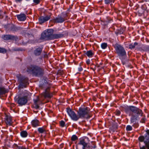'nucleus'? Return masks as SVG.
<instances>
[{"label": "nucleus", "instance_id": "6e6552de", "mask_svg": "<svg viewBox=\"0 0 149 149\" xmlns=\"http://www.w3.org/2000/svg\"><path fill=\"white\" fill-rule=\"evenodd\" d=\"M18 79L20 82V87L22 88L26 87L28 82V78L24 77L19 76L18 77Z\"/></svg>", "mask_w": 149, "mask_h": 149}, {"label": "nucleus", "instance_id": "37998d69", "mask_svg": "<svg viewBox=\"0 0 149 149\" xmlns=\"http://www.w3.org/2000/svg\"><path fill=\"white\" fill-rule=\"evenodd\" d=\"M78 70L79 71L81 72L83 70V69L81 66L80 65L79 67L78 68Z\"/></svg>", "mask_w": 149, "mask_h": 149}, {"label": "nucleus", "instance_id": "de8ad7c7", "mask_svg": "<svg viewBox=\"0 0 149 149\" xmlns=\"http://www.w3.org/2000/svg\"><path fill=\"white\" fill-rule=\"evenodd\" d=\"M146 2H149V0H145Z\"/></svg>", "mask_w": 149, "mask_h": 149}, {"label": "nucleus", "instance_id": "a19ab883", "mask_svg": "<svg viewBox=\"0 0 149 149\" xmlns=\"http://www.w3.org/2000/svg\"><path fill=\"white\" fill-rule=\"evenodd\" d=\"M33 1L35 5L38 4L40 2V0H33Z\"/></svg>", "mask_w": 149, "mask_h": 149}, {"label": "nucleus", "instance_id": "20e7f679", "mask_svg": "<svg viewBox=\"0 0 149 149\" xmlns=\"http://www.w3.org/2000/svg\"><path fill=\"white\" fill-rule=\"evenodd\" d=\"M146 133L144 136H141L138 138L139 141L141 142H143L145 145L141 146L139 145V149H149V130L146 131Z\"/></svg>", "mask_w": 149, "mask_h": 149}, {"label": "nucleus", "instance_id": "a18cd8bd", "mask_svg": "<svg viewBox=\"0 0 149 149\" xmlns=\"http://www.w3.org/2000/svg\"><path fill=\"white\" fill-rule=\"evenodd\" d=\"M22 1V0H15V1L17 3H20Z\"/></svg>", "mask_w": 149, "mask_h": 149}, {"label": "nucleus", "instance_id": "39448f33", "mask_svg": "<svg viewBox=\"0 0 149 149\" xmlns=\"http://www.w3.org/2000/svg\"><path fill=\"white\" fill-rule=\"evenodd\" d=\"M93 146H91L89 143L86 142L85 139H80L77 144V149H92L93 148H96V146L95 143L94 142H93Z\"/></svg>", "mask_w": 149, "mask_h": 149}, {"label": "nucleus", "instance_id": "3c124183", "mask_svg": "<svg viewBox=\"0 0 149 149\" xmlns=\"http://www.w3.org/2000/svg\"><path fill=\"white\" fill-rule=\"evenodd\" d=\"M114 1H115V0H113V3H114Z\"/></svg>", "mask_w": 149, "mask_h": 149}, {"label": "nucleus", "instance_id": "1a4fd4ad", "mask_svg": "<svg viewBox=\"0 0 149 149\" xmlns=\"http://www.w3.org/2000/svg\"><path fill=\"white\" fill-rule=\"evenodd\" d=\"M2 38L5 40H12L17 41L18 40V38L17 36L11 34L3 35L2 36Z\"/></svg>", "mask_w": 149, "mask_h": 149}, {"label": "nucleus", "instance_id": "0eeeda50", "mask_svg": "<svg viewBox=\"0 0 149 149\" xmlns=\"http://www.w3.org/2000/svg\"><path fill=\"white\" fill-rule=\"evenodd\" d=\"M115 53L120 58H122L126 56V52L123 47L120 44L116 43L113 45Z\"/></svg>", "mask_w": 149, "mask_h": 149}, {"label": "nucleus", "instance_id": "5fc2aeb1", "mask_svg": "<svg viewBox=\"0 0 149 149\" xmlns=\"http://www.w3.org/2000/svg\"><path fill=\"white\" fill-rule=\"evenodd\" d=\"M112 5V4H111V5Z\"/></svg>", "mask_w": 149, "mask_h": 149}, {"label": "nucleus", "instance_id": "f257e3e1", "mask_svg": "<svg viewBox=\"0 0 149 149\" xmlns=\"http://www.w3.org/2000/svg\"><path fill=\"white\" fill-rule=\"evenodd\" d=\"M90 109L88 107H80L77 111L78 115L70 107L66 108V111L69 116L72 120H78L80 118H90L91 116L90 114Z\"/></svg>", "mask_w": 149, "mask_h": 149}, {"label": "nucleus", "instance_id": "f704fd0d", "mask_svg": "<svg viewBox=\"0 0 149 149\" xmlns=\"http://www.w3.org/2000/svg\"><path fill=\"white\" fill-rule=\"evenodd\" d=\"M132 126L130 125H128L126 127V130L127 131H130L132 130Z\"/></svg>", "mask_w": 149, "mask_h": 149}, {"label": "nucleus", "instance_id": "c9c22d12", "mask_svg": "<svg viewBox=\"0 0 149 149\" xmlns=\"http://www.w3.org/2000/svg\"><path fill=\"white\" fill-rule=\"evenodd\" d=\"M124 31V30L123 28H120L118 30V33L119 34H121L123 33Z\"/></svg>", "mask_w": 149, "mask_h": 149}, {"label": "nucleus", "instance_id": "4be33fe9", "mask_svg": "<svg viewBox=\"0 0 149 149\" xmlns=\"http://www.w3.org/2000/svg\"><path fill=\"white\" fill-rule=\"evenodd\" d=\"M138 43L137 42H135L133 44H130L129 45V49H134L135 48V46L138 45Z\"/></svg>", "mask_w": 149, "mask_h": 149}, {"label": "nucleus", "instance_id": "603ef678", "mask_svg": "<svg viewBox=\"0 0 149 149\" xmlns=\"http://www.w3.org/2000/svg\"><path fill=\"white\" fill-rule=\"evenodd\" d=\"M148 50H149V47H148Z\"/></svg>", "mask_w": 149, "mask_h": 149}, {"label": "nucleus", "instance_id": "bb28decb", "mask_svg": "<svg viewBox=\"0 0 149 149\" xmlns=\"http://www.w3.org/2000/svg\"><path fill=\"white\" fill-rule=\"evenodd\" d=\"M43 96L45 98H50L51 96L49 93L48 92H45L43 94Z\"/></svg>", "mask_w": 149, "mask_h": 149}, {"label": "nucleus", "instance_id": "7c9ffc66", "mask_svg": "<svg viewBox=\"0 0 149 149\" xmlns=\"http://www.w3.org/2000/svg\"><path fill=\"white\" fill-rule=\"evenodd\" d=\"M132 124V126L134 128H136L139 126V123L137 122H135L134 123H131Z\"/></svg>", "mask_w": 149, "mask_h": 149}, {"label": "nucleus", "instance_id": "e433bc0d", "mask_svg": "<svg viewBox=\"0 0 149 149\" xmlns=\"http://www.w3.org/2000/svg\"><path fill=\"white\" fill-rule=\"evenodd\" d=\"M101 24L103 25L106 26L108 25V22H107L106 21V20H104L101 21Z\"/></svg>", "mask_w": 149, "mask_h": 149}, {"label": "nucleus", "instance_id": "7ed1b4c3", "mask_svg": "<svg viewBox=\"0 0 149 149\" xmlns=\"http://www.w3.org/2000/svg\"><path fill=\"white\" fill-rule=\"evenodd\" d=\"M27 71L29 73H32L36 76L39 77L43 74L44 70L39 66L33 65L28 67Z\"/></svg>", "mask_w": 149, "mask_h": 149}, {"label": "nucleus", "instance_id": "5701e85b", "mask_svg": "<svg viewBox=\"0 0 149 149\" xmlns=\"http://www.w3.org/2000/svg\"><path fill=\"white\" fill-rule=\"evenodd\" d=\"M38 132L40 133H43L46 132V130L45 127H39L38 129Z\"/></svg>", "mask_w": 149, "mask_h": 149}, {"label": "nucleus", "instance_id": "58836bf2", "mask_svg": "<svg viewBox=\"0 0 149 149\" xmlns=\"http://www.w3.org/2000/svg\"><path fill=\"white\" fill-rule=\"evenodd\" d=\"M34 104L36 106V108H38L39 107V106L37 104L38 100H34Z\"/></svg>", "mask_w": 149, "mask_h": 149}, {"label": "nucleus", "instance_id": "f03ea898", "mask_svg": "<svg viewBox=\"0 0 149 149\" xmlns=\"http://www.w3.org/2000/svg\"><path fill=\"white\" fill-rule=\"evenodd\" d=\"M123 108L126 113L131 116L130 118L131 123L136 122L138 116H143V113L142 110L136 107L127 106H125Z\"/></svg>", "mask_w": 149, "mask_h": 149}, {"label": "nucleus", "instance_id": "2f4dec72", "mask_svg": "<svg viewBox=\"0 0 149 149\" xmlns=\"http://www.w3.org/2000/svg\"><path fill=\"white\" fill-rule=\"evenodd\" d=\"M15 146L18 148V149H26V148L24 146H18L17 144H15Z\"/></svg>", "mask_w": 149, "mask_h": 149}, {"label": "nucleus", "instance_id": "393cba45", "mask_svg": "<svg viewBox=\"0 0 149 149\" xmlns=\"http://www.w3.org/2000/svg\"><path fill=\"white\" fill-rule=\"evenodd\" d=\"M143 116V117L141 118L140 122L141 123H145L147 120L146 116L143 114V116Z\"/></svg>", "mask_w": 149, "mask_h": 149}, {"label": "nucleus", "instance_id": "412c9836", "mask_svg": "<svg viewBox=\"0 0 149 149\" xmlns=\"http://www.w3.org/2000/svg\"><path fill=\"white\" fill-rule=\"evenodd\" d=\"M8 92V91L5 88L0 87V95L4 94Z\"/></svg>", "mask_w": 149, "mask_h": 149}, {"label": "nucleus", "instance_id": "2eb2a0df", "mask_svg": "<svg viewBox=\"0 0 149 149\" xmlns=\"http://www.w3.org/2000/svg\"><path fill=\"white\" fill-rule=\"evenodd\" d=\"M6 122L7 125H11L12 123L11 117L7 115H6Z\"/></svg>", "mask_w": 149, "mask_h": 149}, {"label": "nucleus", "instance_id": "423d86ee", "mask_svg": "<svg viewBox=\"0 0 149 149\" xmlns=\"http://www.w3.org/2000/svg\"><path fill=\"white\" fill-rule=\"evenodd\" d=\"M54 30L52 29H49L45 30L41 34L40 38L45 40H51L56 38V36L53 34Z\"/></svg>", "mask_w": 149, "mask_h": 149}, {"label": "nucleus", "instance_id": "6e6d98bb", "mask_svg": "<svg viewBox=\"0 0 149 149\" xmlns=\"http://www.w3.org/2000/svg\"><path fill=\"white\" fill-rule=\"evenodd\" d=\"M143 7V6H142V7Z\"/></svg>", "mask_w": 149, "mask_h": 149}, {"label": "nucleus", "instance_id": "49530a36", "mask_svg": "<svg viewBox=\"0 0 149 149\" xmlns=\"http://www.w3.org/2000/svg\"><path fill=\"white\" fill-rule=\"evenodd\" d=\"M14 50L15 51H19V50H20V49H14Z\"/></svg>", "mask_w": 149, "mask_h": 149}, {"label": "nucleus", "instance_id": "aec40b11", "mask_svg": "<svg viewBox=\"0 0 149 149\" xmlns=\"http://www.w3.org/2000/svg\"><path fill=\"white\" fill-rule=\"evenodd\" d=\"M8 26L9 27V29L11 31H16L18 29L13 24H9Z\"/></svg>", "mask_w": 149, "mask_h": 149}, {"label": "nucleus", "instance_id": "c85d7f7f", "mask_svg": "<svg viewBox=\"0 0 149 149\" xmlns=\"http://www.w3.org/2000/svg\"><path fill=\"white\" fill-rule=\"evenodd\" d=\"M104 19L106 22H108V23H111L113 21L112 19L109 17H107Z\"/></svg>", "mask_w": 149, "mask_h": 149}, {"label": "nucleus", "instance_id": "72a5a7b5", "mask_svg": "<svg viewBox=\"0 0 149 149\" xmlns=\"http://www.w3.org/2000/svg\"><path fill=\"white\" fill-rule=\"evenodd\" d=\"M60 125L62 127H64L65 124V122L63 120H61L59 122Z\"/></svg>", "mask_w": 149, "mask_h": 149}, {"label": "nucleus", "instance_id": "c03bdc74", "mask_svg": "<svg viewBox=\"0 0 149 149\" xmlns=\"http://www.w3.org/2000/svg\"><path fill=\"white\" fill-rule=\"evenodd\" d=\"M86 63L87 65H89L90 63V60L89 59H88L86 61Z\"/></svg>", "mask_w": 149, "mask_h": 149}, {"label": "nucleus", "instance_id": "f8f14e48", "mask_svg": "<svg viewBox=\"0 0 149 149\" xmlns=\"http://www.w3.org/2000/svg\"><path fill=\"white\" fill-rule=\"evenodd\" d=\"M50 19V16H47L45 17H41L38 19L40 24H42L48 21Z\"/></svg>", "mask_w": 149, "mask_h": 149}, {"label": "nucleus", "instance_id": "ddd939ff", "mask_svg": "<svg viewBox=\"0 0 149 149\" xmlns=\"http://www.w3.org/2000/svg\"><path fill=\"white\" fill-rule=\"evenodd\" d=\"M16 17L18 19L21 21H23L25 20L26 19V15L23 13L17 15Z\"/></svg>", "mask_w": 149, "mask_h": 149}, {"label": "nucleus", "instance_id": "b1692460", "mask_svg": "<svg viewBox=\"0 0 149 149\" xmlns=\"http://www.w3.org/2000/svg\"><path fill=\"white\" fill-rule=\"evenodd\" d=\"M117 129V126L116 125H113L110 127V129L111 131L113 132H114Z\"/></svg>", "mask_w": 149, "mask_h": 149}, {"label": "nucleus", "instance_id": "864d4df0", "mask_svg": "<svg viewBox=\"0 0 149 149\" xmlns=\"http://www.w3.org/2000/svg\"><path fill=\"white\" fill-rule=\"evenodd\" d=\"M56 141H57V140H58V139H56Z\"/></svg>", "mask_w": 149, "mask_h": 149}, {"label": "nucleus", "instance_id": "8fccbe9b", "mask_svg": "<svg viewBox=\"0 0 149 149\" xmlns=\"http://www.w3.org/2000/svg\"><path fill=\"white\" fill-rule=\"evenodd\" d=\"M61 65V68H62V67H63V66H63V65H62V64H61V65Z\"/></svg>", "mask_w": 149, "mask_h": 149}, {"label": "nucleus", "instance_id": "79ce46f5", "mask_svg": "<svg viewBox=\"0 0 149 149\" xmlns=\"http://www.w3.org/2000/svg\"><path fill=\"white\" fill-rule=\"evenodd\" d=\"M64 146V144L63 143H61V144L59 145V146H57V148L58 149H60L62 148H63Z\"/></svg>", "mask_w": 149, "mask_h": 149}, {"label": "nucleus", "instance_id": "473e14b6", "mask_svg": "<svg viewBox=\"0 0 149 149\" xmlns=\"http://www.w3.org/2000/svg\"><path fill=\"white\" fill-rule=\"evenodd\" d=\"M7 52V50L5 49L0 47V53H5Z\"/></svg>", "mask_w": 149, "mask_h": 149}, {"label": "nucleus", "instance_id": "f3484780", "mask_svg": "<svg viewBox=\"0 0 149 149\" xmlns=\"http://www.w3.org/2000/svg\"><path fill=\"white\" fill-rule=\"evenodd\" d=\"M42 51V49L40 47H38L35 49L34 51V54L36 56H39L41 54Z\"/></svg>", "mask_w": 149, "mask_h": 149}, {"label": "nucleus", "instance_id": "6ab92c4d", "mask_svg": "<svg viewBox=\"0 0 149 149\" xmlns=\"http://www.w3.org/2000/svg\"><path fill=\"white\" fill-rule=\"evenodd\" d=\"M20 134L21 136L23 138H26L27 137L28 134L26 131L23 130L20 133Z\"/></svg>", "mask_w": 149, "mask_h": 149}, {"label": "nucleus", "instance_id": "09e8293b", "mask_svg": "<svg viewBox=\"0 0 149 149\" xmlns=\"http://www.w3.org/2000/svg\"><path fill=\"white\" fill-rule=\"evenodd\" d=\"M31 0H25V1H30Z\"/></svg>", "mask_w": 149, "mask_h": 149}, {"label": "nucleus", "instance_id": "cd10ccee", "mask_svg": "<svg viewBox=\"0 0 149 149\" xmlns=\"http://www.w3.org/2000/svg\"><path fill=\"white\" fill-rule=\"evenodd\" d=\"M78 139V137L75 135H73L71 138V140L72 141H75L76 140H77Z\"/></svg>", "mask_w": 149, "mask_h": 149}, {"label": "nucleus", "instance_id": "9d476101", "mask_svg": "<svg viewBox=\"0 0 149 149\" xmlns=\"http://www.w3.org/2000/svg\"><path fill=\"white\" fill-rule=\"evenodd\" d=\"M27 101V97L26 95L18 97L17 100V103L20 106L25 105Z\"/></svg>", "mask_w": 149, "mask_h": 149}, {"label": "nucleus", "instance_id": "4c0bfd02", "mask_svg": "<svg viewBox=\"0 0 149 149\" xmlns=\"http://www.w3.org/2000/svg\"><path fill=\"white\" fill-rule=\"evenodd\" d=\"M113 0H104L105 3L107 4H109L112 2Z\"/></svg>", "mask_w": 149, "mask_h": 149}, {"label": "nucleus", "instance_id": "ea45409f", "mask_svg": "<svg viewBox=\"0 0 149 149\" xmlns=\"http://www.w3.org/2000/svg\"><path fill=\"white\" fill-rule=\"evenodd\" d=\"M115 113L116 115L119 116L121 114V112L119 110H117L115 112Z\"/></svg>", "mask_w": 149, "mask_h": 149}, {"label": "nucleus", "instance_id": "dca6fc26", "mask_svg": "<svg viewBox=\"0 0 149 149\" xmlns=\"http://www.w3.org/2000/svg\"><path fill=\"white\" fill-rule=\"evenodd\" d=\"M32 126L33 127H36L40 125V122L37 119H34L32 120L31 122Z\"/></svg>", "mask_w": 149, "mask_h": 149}, {"label": "nucleus", "instance_id": "a878e982", "mask_svg": "<svg viewBox=\"0 0 149 149\" xmlns=\"http://www.w3.org/2000/svg\"><path fill=\"white\" fill-rule=\"evenodd\" d=\"M63 74V71L62 70H58L57 72V73H56V75L58 76L57 77H59V76Z\"/></svg>", "mask_w": 149, "mask_h": 149}, {"label": "nucleus", "instance_id": "4468645a", "mask_svg": "<svg viewBox=\"0 0 149 149\" xmlns=\"http://www.w3.org/2000/svg\"><path fill=\"white\" fill-rule=\"evenodd\" d=\"M67 34V33L65 31H63L62 32H57L56 35V39L64 37Z\"/></svg>", "mask_w": 149, "mask_h": 149}, {"label": "nucleus", "instance_id": "9b49d317", "mask_svg": "<svg viewBox=\"0 0 149 149\" xmlns=\"http://www.w3.org/2000/svg\"><path fill=\"white\" fill-rule=\"evenodd\" d=\"M67 15L66 14L62 13L58 15L56 17V23H62L67 19Z\"/></svg>", "mask_w": 149, "mask_h": 149}, {"label": "nucleus", "instance_id": "c756f323", "mask_svg": "<svg viewBox=\"0 0 149 149\" xmlns=\"http://www.w3.org/2000/svg\"><path fill=\"white\" fill-rule=\"evenodd\" d=\"M107 46V43H102L101 45V47L102 49H106Z\"/></svg>", "mask_w": 149, "mask_h": 149}, {"label": "nucleus", "instance_id": "a211bd4d", "mask_svg": "<svg viewBox=\"0 0 149 149\" xmlns=\"http://www.w3.org/2000/svg\"><path fill=\"white\" fill-rule=\"evenodd\" d=\"M85 54L89 58L92 57L94 55L92 51L91 50L87 51L85 53Z\"/></svg>", "mask_w": 149, "mask_h": 149}]
</instances>
